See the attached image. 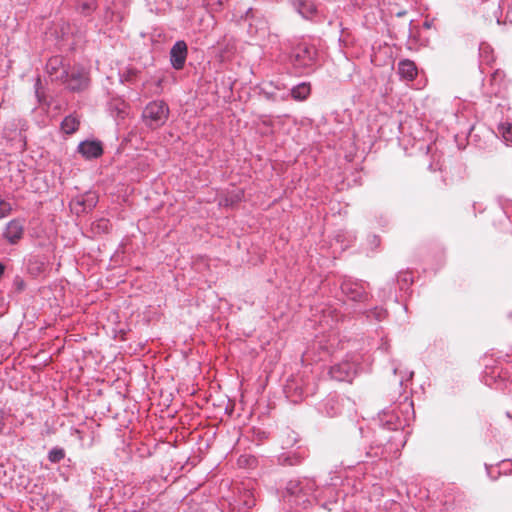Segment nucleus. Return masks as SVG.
<instances>
[{
    "mask_svg": "<svg viewBox=\"0 0 512 512\" xmlns=\"http://www.w3.org/2000/svg\"><path fill=\"white\" fill-rule=\"evenodd\" d=\"M169 117V107L164 101L150 102L142 113L146 126L156 129L163 126Z\"/></svg>",
    "mask_w": 512,
    "mask_h": 512,
    "instance_id": "nucleus-1",
    "label": "nucleus"
},
{
    "mask_svg": "<svg viewBox=\"0 0 512 512\" xmlns=\"http://www.w3.org/2000/svg\"><path fill=\"white\" fill-rule=\"evenodd\" d=\"M356 374V367L350 362H343L330 369L331 379L336 382L351 383Z\"/></svg>",
    "mask_w": 512,
    "mask_h": 512,
    "instance_id": "nucleus-2",
    "label": "nucleus"
},
{
    "mask_svg": "<svg viewBox=\"0 0 512 512\" xmlns=\"http://www.w3.org/2000/svg\"><path fill=\"white\" fill-rule=\"evenodd\" d=\"M187 44L184 41H177L170 51V60L174 69L181 70L187 58Z\"/></svg>",
    "mask_w": 512,
    "mask_h": 512,
    "instance_id": "nucleus-3",
    "label": "nucleus"
},
{
    "mask_svg": "<svg viewBox=\"0 0 512 512\" xmlns=\"http://www.w3.org/2000/svg\"><path fill=\"white\" fill-rule=\"evenodd\" d=\"M97 202V197L93 193H87L85 196L75 198L70 203V208L76 214L91 210Z\"/></svg>",
    "mask_w": 512,
    "mask_h": 512,
    "instance_id": "nucleus-4",
    "label": "nucleus"
},
{
    "mask_svg": "<svg viewBox=\"0 0 512 512\" xmlns=\"http://www.w3.org/2000/svg\"><path fill=\"white\" fill-rule=\"evenodd\" d=\"M24 223L19 219H13L7 223L4 236L9 243H17L23 236Z\"/></svg>",
    "mask_w": 512,
    "mask_h": 512,
    "instance_id": "nucleus-5",
    "label": "nucleus"
},
{
    "mask_svg": "<svg viewBox=\"0 0 512 512\" xmlns=\"http://www.w3.org/2000/svg\"><path fill=\"white\" fill-rule=\"evenodd\" d=\"M78 151L86 159L98 158L103 154V148L98 141H84L79 144Z\"/></svg>",
    "mask_w": 512,
    "mask_h": 512,
    "instance_id": "nucleus-6",
    "label": "nucleus"
},
{
    "mask_svg": "<svg viewBox=\"0 0 512 512\" xmlns=\"http://www.w3.org/2000/svg\"><path fill=\"white\" fill-rule=\"evenodd\" d=\"M88 83V75L83 69L77 72H72L67 79L68 87L73 91H80L86 88Z\"/></svg>",
    "mask_w": 512,
    "mask_h": 512,
    "instance_id": "nucleus-7",
    "label": "nucleus"
},
{
    "mask_svg": "<svg viewBox=\"0 0 512 512\" xmlns=\"http://www.w3.org/2000/svg\"><path fill=\"white\" fill-rule=\"evenodd\" d=\"M399 74L406 80L412 81L417 76V68L413 61L408 59L399 62Z\"/></svg>",
    "mask_w": 512,
    "mask_h": 512,
    "instance_id": "nucleus-8",
    "label": "nucleus"
},
{
    "mask_svg": "<svg viewBox=\"0 0 512 512\" xmlns=\"http://www.w3.org/2000/svg\"><path fill=\"white\" fill-rule=\"evenodd\" d=\"M311 92L310 84L301 83L291 91L292 97L296 100H305Z\"/></svg>",
    "mask_w": 512,
    "mask_h": 512,
    "instance_id": "nucleus-9",
    "label": "nucleus"
},
{
    "mask_svg": "<svg viewBox=\"0 0 512 512\" xmlns=\"http://www.w3.org/2000/svg\"><path fill=\"white\" fill-rule=\"evenodd\" d=\"M79 120L73 116H67L61 124V128L64 133L72 134L77 131L79 127Z\"/></svg>",
    "mask_w": 512,
    "mask_h": 512,
    "instance_id": "nucleus-10",
    "label": "nucleus"
},
{
    "mask_svg": "<svg viewBox=\"0 0 512 512\" xmlns=\"http://www.w3.org/2000/svg\"><path fill=\"white\" fill-rule=\"evenodd\" d=\"M110 229V222L106 219H99L92 224V231L96 234L107 233Z\"/></svg>",
    "mask_w": 512,
    "mask_h": 512,
    "instance_id": "nucleus-11",
    "label": "nucleus"
},
{
    "mask_svg": "<svg viewBox=\"0 0 512 512\" xmlns=\"http://www.w3.org/2000/svg\"><path fill=\"white\" fill-rule=\"evenodd\" d=\"M298 9L300 14H302L304 17H308L316 11V7L313 3L306 2L304 0H299Z\"/></svg>",
    "mask_w": 512,
    "mask_h": 512,
    "instance_id": "nucleus-12",
    "label": "nucleus"
},
{
    "mask_svg": "<svg viewBox=\"0 0 512 512\" xmlns=\"http://www.w3.org/2000/svg\"><path fill=\"white\" fill-rule=\"evenodd\" d=\"M499 130L505 141L512 142V123L502 124Z\"/></svg>",
    "mask_w": 512,
    "mask_h": 512,
    "instance_id": "nucleus-13",
    "label": "nucleus"
},
{
    "mask_svg": "<svg viewBox=\"0 0 512 512\" xmlns=\"http://www.w3.org/2000/svg\"><path fill=\"white\" fill-rule=\"evenodd\" d=\"M11 212V204L0 197V220L9 216Z\"/></svg>",
    "mask_w": 512,
    "mask_h": 512,
    "instance_id": "nucleus-14",
    "label": "nucleus"
},
{
    "mask_svg": "<svg viewBox=\"0 0 512 512\" xmlns=\"http://www.w3.org/2000/svg\"><path fill=\"white\" fill-rule=\"evenodd\" d=\"M65 456L64 450L62 449H53L49 452L48 458L51 462H59Z\"/></svg>",
    "mask_w": 512,
    "mask_h": 512,
    "instance_id": "nucleus-15",
    "label": "nucleus"
},
{
    "mask_svg": "<svg viewBox=\"0 0 512 512\" xmlns=\"http://www.w3.org/2000/svg\"><path fill=\"white\" fill-rule=\"evenodd\" d=\"M60 59L58 57L51 58L47 64V69L50 74L56 72L57 65L60 64Z\"/></svg>",
    "mask_w": 512,
    "mask_h": 512,
    "instance_id": "nucleus-16",
    "label": "nucleus"
},
{
    "mask_svg": "<svg viewBox=\"0 0 512 512\" xmlns=\"http://www.w3.org/2000/svg\"><path fill=\"white\" fill-rule=\"evenodd\" d=\"M301 491V488L299 487V484L297 482L291 481L289 482L287 486V492L290 495H298V493Z\"/></svg>",
    "mask_w": 512,
    "mask_h": 512,
    "instance_id": "nucleus-17",
    "label": "nucleus"
},
{
    "mask_svg": "<svg viewBox=\"0 0 512 512\" xmlns=\"http://www.w3.org/2000/svg\"><path fill=\"white\" fill-rule=\"evenodd\" d=\"M96 8V0H88L82 5L83 12H90Z\"/></svg>",
    "mask_w": 512,
    "mask_h": 512,
    "instance_id": "nucleus-18",
    "label": "nucleus"
},
{
    "mask_svg": "<svg viewBox=\"0 0 512 512\" xmlns=\"http://www.w3.org/2000/svg\"><path fill=\"white\" fill-rule=\"evenodd\" d=\"M361 297V292H358V291H352V295H351V298L353 300H359Z\"/></svg>",
    "mask_w": 512,
    "mask_h": 512,
    "instance_id": "nucleus-19",
    "label": "nucleus"
},
{
    "mask_svg": "<svg viewBox=\"0 0 512 512\" xmlns=\"http://www.w3.org/2000/svg\"><path fill=\"white\" fill-rule=\"evenodd\" d=\"M4 269H5L4 265L0 263V277L3 275Z\"/></svg>",
    "mask_w": 512,
    "mask_h": 512,
    "instance_id": "nucleus-20",
    "label": "nucleus"
},
{
    "mask_svg": "<svg viewBox=\"0 0 512 512\" xmlns=\"http://www.w3.org/2000/svg\"><path fill=\"white\" fill-rule=\"evenodd\" d=\"M245 461L247 462V464L251 465L252 463H254V458H251V459H245Z\"/></svg>",
    "mask_w": 512,
    "mask_h": 512,
    "instance_id": "nucleus-21",
    "label": "nucleus"
},
{
    "mask_svg": "<svg viewBox=\"0 0 512 512\" xmlns=\"http://www.w3.org/2000/svg\"><path fill=\"white\" fill-rule=\"evenodd\" d=\"M245 504L248 505V506H252V505H254V500L245 501Z\"/></svg>",
    "mask_w": 512,
    "mask_h": 512,
    "instance_id": "nucleus-22",
    "label": "nucleus"
},
{
    "mask_svg": "<svg viewBox=\"0 0 512 512\" xmlns=\"http://www.w3.org/2000/svg\"><path fill=\"white\" fill-rule=\"evenodd\" d=\"M342 289H343V291H344L345 293H348V289H349V288H348V286H347V285H344V286L342 287Z\"/></svg>",
    "mask_w": 512,
    "mask_h": 512,
    "instance_id": "nucleus-23",
    "label": "nucleus"
},
{
    "mask_svg": "<svg viewBox=\"0 0 512 512\" xmlns=\"http://www.w3.org/2000/svg\"><path fill=\"white\" fill-rule=\"evenodd\" d=\"M310 50H311V49H308V48H305V49H304V51H305L306 53H310Z\"/></svg>",
    "mask_w": 512,
    "mask_h": 512,
    "instance_id": "nucleus-24",
    "label": "nucleus"
}]
</instances>
